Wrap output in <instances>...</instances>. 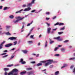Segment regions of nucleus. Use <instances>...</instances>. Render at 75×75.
<instances>
[{
	"label": "nucleus",
	"mask_w": 75,
	"mask_h": 75,
	"mask_svg": "<svg viewBox=\"0 0 75 75\" xmlns=\"http://www.w3.org/2000/svg\"><path fill=\"white\" fill-rule=\"evenodd\" d=\"M46 62H47L45 64V66H48V65H49L50 64H52V62H53V60H52L49 59L46 61H41L40 62V63L42 62L44 63Z\"/></svg>",
	"instance_id": "f257e3e1"
},
{
	"label": "nucleus",
	"mask_w": 75,
	"mask_h": 75,
	"mask_svg": "<svg viewBox=\"0 0 75 75\" xmlns=\"http://www.w3.org/2000/svg\"><path fill=\"white\" fill-rule=\"evenodd\" d=\"M9 69L8 68H5L4 69V70L5 71H8Z\"/></svg>",
	"instance_id": "393cba45"
},
{
	"label": "nucleus",
	"mask_w": 75,
	"mask_h": 75,
	"mask_svg": "<svg viewBox=\"0 0 75 75\" xmlns=\"http://www.w3.org/2000/svg\"><path fill=\"white\" fill-rule=\"evenodd\" d=\"M13 64H12L11 65H7V67H13Z\"/></svg>",
	"instance_id": "a211bd4d"
},
{
	"label": "nucleus",
	"mask_w": 75,
	"mask_h": 75,
	"mask_svg": "<svg viewBox=\"0 0 75 75\" xmlns=\"http://www.w3.org/2000/svg\"><path fill=\"white\" fill-rule=\"evenodd\" d=\"M59 38H60V37L59 36H58L57 38H54V39H55L56 40H59Z\"/></svg>",
	"instance_id": "dca6fc26"
},
{
	"label": "nucleus",
	"mask_w": 75,
	"mask_h": 75,
	"mask_svg": "<svg viewBox=\"0 0 75 75\" xmlns=\"http://www.w3.org/2000/svg\"><path fill=\"white\" fill-rule=\"evenodd\" d=\"M50 19V18H46V20H48Z\"/></svg>",
	"instance_id": "13d9d810"
},
{
	"label": "nucleus",
	"mask_w": 75,
	"mask_h": 75,
	"mask_svg": "<svg viewBox=\"0 0 75 75\" xmlns=\"http://www.w3.org/2000/svg\"><path fill=\"white\" fill-rule=\"evenodd\" d=\"M3 8V6H0V9H1Z\"/></svg>",
	"instance_id": "bf43d9fd"
},
{
	"label": "nucleus",
	"mask_w": 75,
	"mask_h": 75,
	"mask_svg": "<svg viewBox=\"0 0 75 75\" xmlns=\"http://www.w3.org/2000/svg\"><path fill=\"white\" fill-rule=\"evenodd\" d=\"M42 63H38L37 64L36 66H37V67H38V66H41L42 65Z\"/></svg>",
	"instance_id": "6ab92c4d"
},
{
	"label": "nucleus",
	"mask_w": 75,
	"mask_h": 75,
	"mask_svg": "<svg viewBox=\"0 0 75 75\" xmlns=\"http://www.w3.org/2000/svg\"><path fill=\"white\" fill-rule=\"evenodd\" d=\"M65 29V26H64L63 28L60 29V30H64Z\"/></svg>",
	"instance_id": "f704fd0d"
},
{
	"label": "nucleus",
	"mask_w": 75,
	"mask_h": 75,
	"mask_svg": "<svg viewBox=\"0 0 75 75\" xmlns=\"http://www.w3.org/2000/svg\"><path fill=\"white\" fill-rule=\"evenodd\" d=\"M35 1V0H32V1L31 3L32 4H34V1Z\"/></svg>",
	"instance_id": "473e14b6"
},
{
	"label": "nucleus",
	"mask_w": 75,
	"mask_h": 75,
	"mask_svg": "<svg viewBox=\"0 0 75 75\" xmlns=\"http://www.w3.org/2000/svg\"><path fill=\"white\" fill-rule=\"evenodd\" d=\"M17 41H15L14 42H13V45H16L17 44Z\"/></svg>",
	"instance_id": "72a5a7b5"
},
{
	"label": "nucleus",
	"mask_w": 75,
	"mask_h": 75,
	"mask_svg": "<svg viewBox=\"0 0 75 75\" xmlns=\"http://www.w3.org/2000/svg\"><path fill=\"white\" fill-rule=\"evenodd\" d=\"M31 63L32 64H35V62H31Z\"/></svg>",
	"instance_id": "6e6d98bb"
},
{
	"label": "nucleus",
	"mask_w": 75,
	"mask_h": 75,
	"mask_svg": "<svg viewBox=\"0 0 75 75\" xmlns=\"http://www.w3.org/2000/svg\"><path fill=\"white\" fill-rule=\"evenodd\" d=\"M33 29H34V28H33L31 29L30 30V32L29 33V34H28V35L27 36V37H28V36H29V35H30V34H31V32L32 31H33Z\"/></svg>",
	"instance_id": "9d476101"
},
{
	"label": "nucleus",
	"mask_w": 75,
	"mask_h": 75,
	"mask_svg": "<svg viewBox=\"0 0 75 75\" xmlns=\"http://www.w3.org/2000/svg\"><path fill=\"white\" fill-rule=\"evenodd\" d=\"M28 75H30L31 74H34V73L33 71L29 72L27 73Z\"/></svg>",
	"instance_id": "4468645a"
},
{
	"label": "nucleus",
	"mask_w": 75,
	"mask_h": 75,
	"mask_svg": "<svg viewBox=\"0 0 75 75\" xmlns=\"http://www.w3.org/2000/svg\"><path fill=\"white\" fill-rule=\"evenodd\" d=\"M25 17H23L22 18H21V17L20 16H17L16 17V19H19L18 20H20V21L21 20H23V19H24Z\"/></svg>",
	"instance_id": "7ed1b4c3"
},
{
	"label": "nucleus",
	"mask_w": 75,
	"mask_h": 75,
	"mask_svg": "<svg viewBox=\"0 0 75 75\" xmlns=\"http://www.w3.org/2000/svg\"><path fill=\"white\" fill-rule=\"evenodd\" d=\"M33 23V21H32V22L30 23H28V24L27 26H30V25H31V24H32Z\"/></svg>",
	"instance_id": "aec40b11"
},
{
	"label": "nucleus",
	"mask_w": 75,
	"mask_h": 75,
	"mask_svg": "<svg viewBox=\"0 0 75 75\" xmlns=\"http://www.w3.org/2000/svg\"><path fill=\"white\" fill-rule=\"evenodd\" d=\"M13 45V44L12 43H9L6 45H5V47H7L8 48V47H11V46H12Z\"/></svg>",
	"instance_id": "f03ea898"
},
{
	"label": "nucleus",
	"mask_w": 75,
	"mask_h": 75,
	"mask_svg": "<svg viewBox=\"0 0 75 75\" xmlns=\"http://www.w3.org/2000/svg\"><path fill=\"white\" fill-rule=\"evenodd\" d=\"M32 5V4L31 3H30L28 4V6H31Z\"/></svg>",
	"instance_id": "c9c22d12"
},
{
	"label": "nucleus",
	"mask_w": 75,
	"mask_h": 75,
	"mask_svg": "<svg viewBox=\"0 0 75 75\" xmlns=\"http://www.w3.org/2000/svg\"><path fill=\"white\" fill-rule=\"evenodd\" d=\"M69 60H75V58L74 57L72 58H71L69 59Z\"/></svg>",
	"instance_id": "a878e982"
},
{
	"label": "nucleus",
	"mask_w": 75,
	"mask_h": 75,
	"mask_svg": "<svg viewBox=\"0 0 75 75\" xmlns=\"http://www.w3.org/2000/svg\"><path fill=\"white\" fill-rule=\"evenodd\" d=\"M51 28H47V33H48V34H49L50 33V32L51 31Z\"/></svg>",
	"instance_id": "423d86ee"
},
{
	"label": "nucleus",
	"mask_w": 75,
	"mask_h": 75,
	"mask_svg": "<svg viewBox=\"0 0 75 75\" xmlns=\"http://www.w3.org/2000/svg\"><path fill=\"white\" fill-rule=\"evenodd\" d=\"M6 35H11V34L9 32L6 33Z\"/></svg>",
	"instance_id": "412c9836"
},
{
	"label": "nucleus",
	"mask_w": 75,
	"mask_h": 75,
	"mask_svg": "<svg viewBox=\"0 0 75 75\" xmlns=\"http://www.w3.org/2000/svg\"><path fill=\"white\" fill-rule=\"evenodd\" d=\"M14 56H11V58L9 59V60L11 59H13V58H14Z\"/></svg>",
	"instance_id": "2f4dec72"
},
{
	"label": "nucleus",
	"mask_w": 75,
	"mask_h": 75,
	"mask_svg": "<svg viewBox=\"0 0 75 75\" xmlns=\"http://www.w3.org/2000/svg\"><path fill=\"white\" fill-rule=\"evenodd\" d=\"M50 13L49 12H46V14L47 15H49V14H50Z\"/></svg>",
	"instance_id": "79ce46f5"
},
{
	"label": "nucleus",
	"mask_w": 75,
	"mask_h": 75,
	"mask_svg": "<svg viewBox=\"0 0 75 75\" xmlns=\"http://www.w3.org/2000/svg\"><path fill=\"white\" fill-rule=\"evenodd\" d=\"M63 32H58V34H59V35H60V34H62L63 33Z\"/></svg>",
	"instance_id": "c03bdc74"
},
{
	"label": "nucleus",
	"mask_w": 75,
	"mask_h": 75,
	"mask_svg": "<svg viewBox=\"0 0 75 75\" xmlns=\"http://www.w3.org/2000/svg\"><path fill=\"white\" fill-rule=\"evenodd\" d=\"M32 69V68H27L26 69V70H27V71H29V70H31Z\"/></svg>",
	"instance_id": "c756f323"
},
{
	"label": "nucleus",
	"mask_w": 75,
	"mask_h": 75,
	"mask_svg": "<svg viewBox=\"0 0 75 75\" xmlns=\"http://www.w3.org/2000/svg\"><path fill=\"white\" fill-rule=\"evenodd\" d=\"M5 75H7V72L6 71L5 73Z\"/></svg>",
	"instance_id": "4d7b16f0"
},
{
	"label": "nucleus",
	"mask_w": 75,
	"mask_h": 75,
	"mask_svg": "<svg viewBox=\"0 0 75 75\" xmlns=\"http://www.w3.org/2000/svg\"><path fill=\"white\" fill-rule=\"evenodd\" d=\"M23 61V59H21V61L19 62H22Z\"/></svg>",
	"instance_id": "58836bf2"
},
{
	"label": "nucleus",
	"mask_w": 75,
	"mask_h": 75,
	"mask_svg": "<svg viewBox=\"0 0 75 75\" xmlns=\"http://www.w3.org/2000/svg\"><path fill=\"white\" fill-rule=\"evenodd\" d=\"M12 75H18V74L17 73H16Z\"/></svg>",
	"instance_id": "774afa93"
},
{
	"label": "nucleus",
	"mask_w": 75,
	"mask_h": 75,
	"mask_svg": "<svg viewBox=\"0 0 75 75\" xmlns=\"http://www.w3.org/2000/svg\"><path fill=\"white\" fill-rule=\"evenodd\" d=\"M59 55V54H56L54 55V56H56V57H58Z\"/></svg>",
	"instance_id": "a18cd8bd"
},
{
	"label": "nucleus",
	"mask_w": 75,
	"mask_h": 75,
	"mask_svg": "<svg viewBox=\"0 0 75 75\" xmlns=\"http://www.w3.org/2000/svg\"><path fill=\"white\" fill-rule=\"evenodd\" d=\"M17 38L15 37H12L11 38H8L9 40H10V39L11 40H16Z\"/></svg>",
	"instance_id": "39448f33"
},
{
	"label": "nucleus",
	"mask_w": 75,
	"mask_h": 75,
	"mask_svg": "<svg viewBox=\"0 0 75 75\" xmlns=\"http://www.w3.org/2000/svg\"><path fill=\"white\" fill-rule=\"evenodd\" d=\"M24 27V25H23L22 26V28H21V29H23V28Z\"/></svg>",
	"instance_id": "338daca9"
},
{
	"label": "nucleus",
	"mask_w": 75,
	"mask_h": 75,
	"mask_svg": "<svg viewBox=\"0 0 75 75\" xmlns=\"http://www.w3.org/2000/svg\"><path fill=\"white\" fill-rule=\"evenodd\" d=\"M48 43V42H47V41H46L45 44V47H47V44Z\"/></svg>",
	"instance_id": "c85d7f7f"
},
{
	"label": "nucleus",
	"mask_w": 75,
	"mask_h": 75,
	"mask_svg": "<svg viewBox=\"0 0 75 75\" xmlns=\"http://www.w3.org/2000/svg\"><path fill=\"white\" fill-rule=\"evenodd\" d=\"M8 55L7 54L6 55L2 57V58H5V57H7L8 56Z\"/></svg>",
	"instance_id": "ea45409f"
},
{
	"label": "nucleus",
	"mask_w": 75,
	"mask_h": 75,
	"mask_svg": "<svg viewBox=\"0 0 75 75\" xmlns=\"http://www.w3.org/2000/svg\"><path fill=\"white\" fill-rule=\"evenodd\" d=\"M67 66V64H64L63 65V66L61 68V69H62V68H65V67H66Z\"/></svg>",
	"instance_id": "9b49d317"
},
{
	"label": "nucleus",
	"mask_w": 75,
	"mask_h": 75,
	"mask_svg": "<svg viewBox=\"0 0 75 75\" xmlns=\"http://www.w3.org/2000/svg\"><path fill=\"white\" fill-rule=\"evenodd\" d=\"M28 42L29 44H32L33 43V41H29Z\"/></svg>",
	"instance_id": "e433bc0d"
},
{
	"label": "nucleus",
	"mask_w": 75,
	"mask_h": 75,
	"mask_svg": "<svg viewBox=\"0 0 75 75\" xmlns=\"http://www.w3.org/2000/svg\"><path fill=\"white\" fill-rule=\"evenodd\" d=\"M59 25V23L57 22L54 25Z\"/></svg>",
	"instance_id": "de8ad7c7"
},
{
	"label": "nucleus",
	"mask_w": 75,
	"mask_h": 75,
	"mask_svg": "<svg viewBox=\"0 0 75 75\" xmlns=\"http://www.w3.org/2000/svg\"><path fill=\"white\" fill-rule=\"evenodd\" d=\"M22 11H23V9H21L20 10V11H17L16 12V14H17V13H21V12Z\"/></svg>",
	"instance_id": "2eb2a0df"
},
{
	"label": "nucleus",
	"mask_w": 75,
	"mask_h": 75,
	"mask_svg": "<svg viewBox=\"0 0 75 75\" xmlns=\"http://www.w3.org/2000/svg\"><path fill=\"white\" fill-rule=\"evenodd\" d=\"M22 52H23L24 54H26L27 52V50H22Z\"/></svg>",
	"instance_id": "b1692460"
},
{
	"label": "nucleus",
	"mask_w": 75,
	"mask_h": 75,
	"mask_svg": "<svg viewBox=\"0 0 75 75\" xmlns=\"http://www.w3.org/2000/svg\"><path fill=\"white\" fill-rule=\"evenodd\" d=\"M56 17H57L56 16H54L52 18L53 20H54V19H55V18H56Z\"/></svg>",
	"instance_id": "603ef678"
},
{
	"label": "nucleus",
	"mask_w": 75,
	"mask_h": 75,
	"mask_svg": "<svg viewBox=\"0 0 75 75\" xmlns=\"http://www.w3.org/2000/svg\"><path fill=\"white\" fill-rule=\"evenodd\" d=\"M52 67H53V65H51L50 66V68H52Z\"/></svg>",
	"instance_id": "3c124183"
},
{
	"label": "nucleus",
	"mask_w": 75,
	"mask_h": 75,
	"mask_svg": "<svg viewBox=\"0 0 75 75\" xmlns=\"http://www.w3.org/2000/svg\"><path fill=\"white\" fill-rule=\"evenodd\" d=\"M35 10H34L31 11V13H34V12H35Z\"/></svg>",
	"instance_id": "09e8293b"
},
{
	"label": "nucleus",
	"mask_w": 75,
	"mask_h": 75,
	"mask_svg": "<svg viewBox=\"0 0 75 75\" xmlns=\"http://www.w3.org/2000/svg\"><path fill=\"white\" fill-rule=\"evenodd\" d=\"M4 43H5V41H4L3 42H2V43H1V44H2V45L3 44H4Z\"/></svg>",
	"instance_id": "680f3d73"
},
{
	"label": "nucleus",
	"mask_w": 75,
	"mask_h": 75,
	"mask_svg": "<svg viewBox=\"0 0 75 75\" xmlns=\"http://www.w3.org/2000/svg\"><path fill=\"white\" fill-rule=\"evenodd\" d=\"M6 53H4L3 54H1V55H6Z\"/></svg>",
	"instance_id": "a19ab883"
},
{
	"label": "nucleus",
	"mask_w": 75,
	"mask_h": 75,
	"mask_svg": "<svg viewBox=\"0 0 75 75\" xmlns=\"http://www.w3.org/2000/svg\"><path fill=\"white\" fill-rule=\"evenodd\" d=\"M12 71L13 73L14 72H17L18 70L16 69H14Z\"/></svg>",
	"instance_id": "1a4fd4ad"
},
{
	"label": "nucleus",
	"mask_w": 75,
	"mask_h": 75,
	"mask_svg": "<svg viewBox=\"0 0 75 75\" xmlns=\"http://www.w3.org/2000/svg\"><path fill=\"white\" fill-rule=\"evenodd\" d=\"M8 8L7 7H6L4 8V10H7Z\"/></svg>",
	"instance_id": "bb28decb"
},
{
	"label": "nucleus",
	"mask_w": 75,
	"mask_h": 75,
	"mask_svg": "<svg viewBox=\"0 0 75 75\" xmlns=\"http://www.w3.org/2000/svg\"><path fill=\"white\" fill-rule=\"evenodd\" d=\"M46 24H47L48 26H50V24L49 23H46Z\"/></svg>",
	"instance_id": "69168bd1"
},
{
	"label": "nucleus",
	"mask_w": 75,
	"mask_h": 75,
	"mask_svg": "<svg viewBox=\"0 0 75 75\" xmlns=\"http://www.w3.org/2000/svg\"><path fill=\"white\" fill-rule=\"evenodd\" d=\"M26 63V62H25L23 61L21 62L22 64H25Z\"/></svg>",
	"instance_id": "4c0bfd02"
},
{
	"label": "nucleus",
	"mask_w": 75,
	"mask_h": 75,
	"mask_svg": "<svg viewBox=\"0 0 75 75\" xmlns=\"http://www.w3.org/2000/svg\"><path fill=\"white\" fill-rule=\"evenodd\" d=\"M31 10V8L28 7V8H25L23 11H27Z\"/></svg>",
	"instance_id": "20e7f679"
},
{
	"label": "nucleus",
	"mask_w": 75,
	"mask_h": 75,
	"mask_svg": "<svg viewBox=\"0 0 75 75\" xmlns=\"http://www.w3.org/2000/svg\"><path fill=\"white\" fill-rule=\"evenodd\" d=\"M49 40L50 41V44H52L54 42V41L53 40H52L50 38H49Z\"/></svg>",
	"instance_id": "0eeeda50"
},
{
	"label": "nucleus",
	"mask_w": 75,
	"mask_h": 75,
	"mask_svg": "<svg viewBox=\"0 0 75 75\" xmlns=\"http://www.w3.org/2000/svg\"><path fill=\"white\" fill-rule=\"evenodd\" d=\"M3 45L2 44H0V50H1V49H2V48H3Z\"/></svg>",
	"instance_id": "5701e85b"
},
{
	"label": "nucleus",
	"mask_w": 75,
	"mask_h": 75,
	"mask_svg": "<svg viewBox=\"0 0 75 75\" xmlns=\"http://www.w3.org/2000/svg\"><path fill=\"white\" fill-rule=\"evenodd\" d=\"M58 49V47H56L54 50V51H57V49Z\"/></svg>",
	"instance_id": "8fccbe9b"
},
{
	"label": "nucleus",
	"mask_w": 75,
	"mask_h": 75,
	"mask_svg": "<svg viewBox=\"0 0 75 75\" xmlns=\"http://www.w3.org/2000/svg\"><path fill=\"white\" fill-rule=\"evenodd\" d=\"M9 17L10 18H11V19H13L14 18V16L13 15H11L9 16Z\"/></svg>",
	"instance_id": "f3484780"
},
{
	"label": "nucleus",
	"mask_w": 75,
	"mask_h": 75,
	"mask_svg": "<svg viewBox=\"0 0 75 75\" xmlns=\"http://www.w3.org/2000/svg\"><path fill=\"white\" fill-rule=\"evenodd\" d=\"M65 50V49H61V51H64V50Z\"/></svg>",
	"instance_id": "5fc2aeb1"
},
{
	"label": "nucleus",
	"mask_w": 75,
	"mask_h": 75,
	"mask_svg": "<svg viewBox=\"0 0 75 75\" xmlns=\"http://www.w3.org/2000/svg\"><path fill=\"white\" fill-rule=\"evenodd\" d=\"M74 67V65L71 66L70 67L71 69H72V68H73Z\"/></svg>",
	"instance_id": "49530a36"
},
{
	"label": "nucleus",
	"mask_w": 75,
	"mask_h": 75,
	"mask_svg": "<svg viewBox=\"0 0 75 75\" xmlns=\"http://www.w3.org/2000/svg\"><path fill=\"white\" fill-rule=\"evenodd\" d=\"M26 72H27V71H26L22 72L20 73V74L21 75H24V74H25L26 73Z\"/></svg>",
	"instance_id": "6e6552de"
},
{
	"label": "nucleus",
	"mask_w": 75,
	"mask_h": 75,
	"mask_svg": "<svg viewBox=\"0 0 75 75\" xmlns=\"http://www.w3.org/2000/svg\"><path fill=\"white\" fill-rule=\"evenodd\" d=\"M26 6V5H25V4H24L23 6V7H25Z\"/></svg>",
	"instance_id": "052dcab7"
},
{
	"label": "nucleus",
	"mask_w": 75,
	"mask_h": 75,
	"mask_svg": "<svg viewBox=\"0 0 75 75\" xmlns=\"http://www.w3.org/2000/svg\"><path fill=\"white\" fill-rule=\"evenodd\" d=\"M68 41H69V40H65V41H64V43L68 42Z\"/></svg>",
	"instance_id": "37998d69"
},
{
	"label": "nucleus",
	"mask_w": 75,
	"mask_h": 75,
	"mask_svg": "<svg viewBox=\"0 0 75 75\" xmlns=\"http://www.w3.org/2000/svg\"><path fill=\"white\" fill-rule=\"evenodd\" d=\"M64 25V24L63 23H60L59 24V25Z\"/></svg>",
	"instance_id": "cd10ccee"
},
{
	"label": "nucleus",
	"mask_w": 75,
	"mask_h": 75,
	"mask_svg": "<svg viewBox=\"0 0 75 75\" xmlns=\"http://www.w3.org/2000/svg\"><path fill=\"white\" fill-rule=\"evenodd\" d=\"M34 37V35H31L30 36V37L31 38H33V37Z\"/></svg>",
	"instance_id": "0e129e2a"
},
{
	"label": "nucleus",
	"mask_w": 75,
	"mask_h": 75,
	"mask_svg": "<svg viewBox=\"0 0 75 75\" xmlns=\"http://www.w3.org/2000/svg\"><path fill=\"white\" fill-rule=\"evenodd\" d=\"M6 29H8V28H10V26H6Z\"/></svg>",
	"instance_id": "7c9ffc66"
},
{
	"label": "nucleus",
	"mask_w": 75,
	"mask_h": 75,
	"mask_svg": "<svg viewBox=\"0 0 75 75\" xmlns=\"http://www.w3.org/2000/svg\"><path fill=\"white\" fill-rule=\"evenodd\" d=\"M13 74H14L13 71H12L8 73V75H13Z\"/></svg>",
	"instance_id": "ddd939ff"
},
{
	"label": "nucleus",
	"mask_w": 75,
	"mask_h": 75,
	"mask_svg": "<svg viewBox=\"0 0 75 75\" xmlns=\"http://www.w3.org/2000/svg\"><path fill=\"white\" fill-rule=\"evenodd\" d=\"M7 52L8 51L7 50H4V52Z\"/></svg>",
	"instance_id": "e2e57ef3"
},
{
	"label": "nucleus",
	"mask_w": 75,
	"mask_h": 75,
	"mask_svg": "<svg viewBox=\"0 0 75 75\" xmlns=\"http://www.w3.org/2000/svg\"><path fill=\"white\" fill-rule=\"evenodd\" d=\"M19 21H20V20L17 19L15 21H13V23H18V22Z\"/></svg>",
	"instance_id": "f8f14e48"
},
{
	"label": "nucleus",
	"mask_w": 75,
	"mask_h": 75,
	"mask_svg": "<svg viewBox=\"0 0 75 75\" xmlns=\"http://www.w3.org/2000/svg\"><path fill=\"white\" fill-rule=\"evenodd\" d=\"M73 72H74V74H75V67L73 71Z\"/></svg>",
	"instance_id": "864d4df0"
},
{
	"label": "nucleus",
	"mask_w": 75,
	"mask_h": 75,
	"mask_svg": "<svg viewBox=\"0 0 75 75\" xmlns=\"http://www.w3.org/2000/svg\"><path fill=\"white\" fill-rule=\"evenodd\" d=\"M58 74H59V71H57L55 73V75H58Z\"/></svg>",
	"instance_id": "4be33fe9"
}]
</instances>
